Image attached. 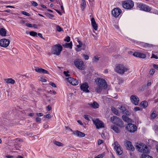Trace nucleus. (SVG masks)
Wrapping results in <instances>:
<instances>
[{"label":"nucleus","instance_id":"4be33fe9","mask_svg":"<svg viewBox=\"0 0 158 158\" xmlns=\"http://www.w3.org/2000/svg\"><path fill=\"white\" fill-rule=\"evenodd\" d=\"M88 104L90 107L94 109H97L99 106V104L95 101L94 102L92 103H88Z\"/></svg>","mask_w":158,"mask_h":158},{"label":"nucleus","instance_id":"6e6d98bb","mask_svg":"<svg viewBox=\"0 0 158 158\" xmlns=\"http://www.w3.org/2000/svg\"><path fill=\"white\" fill-rule=\"evenodd\" d=\"M48 16L51 19H52V18L54 16V15H53L50 14H48Z\"/></svg>","mask_w":158,"mask_h":158},{"label":"nucleus","instance_id":"c9c22d12","mask_svg":"<svg viewBox=\"0 0 158 158\" xmlns=\"http://www.w3.org/2000/svg\"><path fill=\"white\" fill-rule=\"evenodd\" d=\"M155 70L154 69H151L149 71V74L150 75H152L154 74V73H155Z\"/></svg>","mask_w":158,"mask_h":158},{"label":"nucleus","instance_id":"79ce46f5","mask_svg":"<svg viewBox=\"0 0 158 158\" xmlns=\"http://www.w3.org/2000/svg\"><path fill=\"white\" fill-rule=\"evenodd\" d=\"M69 73V71H67V72L64 71V74L65 75L66 77H69L70 76V75L68 74Z\"/></svg>","mask_w":158,"mask_h":158},{"label":"nucleus","instance_id":"c756f323","mask_svg":"<svg viewBox=\"0 0 158 158\" xmlns=\"http://www.w3.org/2000/svg\"><path fill=\"white\" fill-rule=\"evenodd\" d=\"M86 6V2L84 0H82L81 7L82 10H84Z\"/></svg>","mask_w":158,"mask_h":158},{"label":"nucleus","instance_id":"a19ab883","mask_svg":"<svg viewBox=\"0 0 158 158\" xmlns=\"http://www.w3.org/2000/svg\"><path fill=\"white\" fill-rule=\"evenodd\" d=\"M42 73L44 74H49V72L48 71L44 69L42 70Z\"/></svg>","mask_w":158,"mask_h":158},{"label":"nucleus","instance_id":"473e14b6","mask_svg":"<svg viewBox=\"0 0 158 158\" xmlns=\"http://www.w3.org/2000/svg\"><path fill=\"white\" fill-rule=\"evenodd\" d=\"M54 143L55 144L59 146H63V144L62 143L58 141H55Z\"/></svg>","mask_w":158,"mask_h":158},{"label":"nucleus","instance_id":"a18cd8bd","mask_svg":"<svg viewBox=\"0 0 158 158\" xmlns=\"http://www.w3.org/2000/svg\"><path fill=\"white\" fill-rule=\"evenodd\" d=\"M36 114L38 117H41L43 116V114L41 113H36Z\"/></svg>","mask_w":158,"mask_h":158},{"label":"nucleus","instance_id":"0eeeda50","mask_svg":"<svg viewBox=\"0 0 158 158\" xmlns=\"http://www.w3.org/2000/svg\"><path fill=\"white\" fill-rule=\"evenodd\" d=\"M134 5V2L131 0H127L124 2L123 4V7L127 9L132 8Z\"/></svg>","mask_w":158,"mask_h":158},{"label":"nucleus","instance_id":"de8ad7c7","mask_svg":"<svg viewBox=\"0 0 158 158\" xmlns=\"http://www.w3.org/2000/svg\"><path fill=\"white\" fill-rule=\"evenodd\" d=\"M156 116V114L154 113H152L151 114V117L153 118H155Z\"/></svg>","mask_w":158,"mask_h":158},{"label":"nucleus","instance_id":"13d9d810","mask_svg":"<svg viewBox=\"0 0 158 158\" xmlns=\"http://www.w3.org/2000/svg\"><path fill=\"white\" fill-rule=\"evenodd\" d=\"M47 108L48 110V111H50L51 109V107L49 105H48L47 106Z\"/></svg>","mask_w":158,"mask_h":158},{"label":"nucleus","instance_id":"412c9836","mask_svg":"<svg viewBox=\"0 0 158 158\" xmlns=\"http://www.w3.org/2000/svg\"><path fill=\"white\" fill-rule=\"evenodd\" d=\"M91 23L94 29L95 30H97L98 26L94 18H92L91 19Z\"/></svg>","mask_w":158,"mask_h":158},{"label":"nucleus","instance_id":"423d86ee","mask_svg":"<svg viewBox=\"0 0 158 158\" xmlns=\"http://www.w3.org/2000/svg\"><path fill=\"white\" fill-rule=\"evenodd\" d=\"M114 148L117 154L118 155H122L123 153V150L120 144L117 141L114 142Z\"/></svg>","mask_w":158,"mask_h":158},{"label":"nucleus","instance_id":"5fc2aeb1","mask_svg":"<svg viewBox=\"0 0 158 158\" xmlns=\"http://www.w3.org/2000/svg\"><path fill=\"white\" fill-rule=\"evenodd\" d=\"M153 67L154 68L156 69L157 70L158 69V65L155 64H154L153 65Z\"/></svg>","mask_w":158,"mask_h":158},{"label":"nucleus","instance_id":"72a5a7b5","mask_svg":"<svg viewBox=\"0 0 158 158\" xmlns=\"http://www.w3.org/2000/svg\"><path fill=\"white\" fill-rule=\"evenodd\" d=\"M21 13L22 14L24 15H25L27 16H29L31 15L29 13H28L25 11H21Z\"/></svg>","mask_w":158,"mask_h":158},{"label":"nucleus","instance_id":"f8f14e48","mask_svg":"<svg viewBox=\"0 0 158 158\" xmlns=\"http://www.w3.org/2000/svg\"><path fill=\"white\" fill-rule=\"evenodd\" d=\"M130 100L131 102L133 104L137 105L139 104V99L138 96L135 95H131L130 97Z\"/></svg>","mask_w":158,"mask_h":158},{"label":"nucleus","instance_id":"338daca9","mask_svg":"<svg viewBox=\"0 0 158 158\" xmlns=\"http://www.w3.org/2000/svg\"><path fill=\"white\" fill-rule=\"evenodd\" d=\"M155 130L158 131V126L156 125L155 126Z\"/></svg>","mask_w":158,"mask_h":158},{"label":"nucleus","instance_id":"7ed1b4c3","mask_svg":"<svg viewBox=\"0 0 158 158\" xmlns=\"http://www.w3.org/2000/svg\"><path fill=\"white\" fill-rule=\"evenodd\" d=\"M110 121L112 123L120 128L124 127V125L122 119L118 117L113 116L110 117Z\"/></svg>","mask_w":158,"mask_h":158},{"label":"nucleus","instance_id":"20e7f679","mask_svg":"<svg viewBox=\"0 0 158 158\" xmlns=\"http://www.w3.org/2000/svg\"><path fill=\"white\" fill-rule=\"evenodd\" d=\"M127 68L123 64H118L116 65L115 69V71L120 74H123L127 72Z\"/></svg>","mask_w":158,"mask_h":158},{"label":"nucleus","instance_id":"4d7b16f0","mask_svg":"<svg viewBox=\"0 0 158 158\" xmlns=\"http://www.w3.org/2000/svg\"><path fill=\"white\" fill-rule=\"evenodd\" d=\"M26 25L28 27H32V24L30 23H27Z\"/></svg>","mask_w":158,"mask_h":158},{"label":"nucleus","instance_id":"0e129e2a","mask_svg":"<svg viewBox=\"0 0 158 158\" xmlns=\"http://www.w3.org/2000/svg\"><path fill=\"white\" fill-rule=\"evenodd\" d=\"M55 10L60 15H62V14L61 13V12L59 10H57V9H55Z\"/></svg>","mask_w":158,"mask_h":158},{"label":"nucleus","instance_id":"680f3d73","mask_svg":"<svg viewBox=\"0 0 158 158\" xmlns=\"http://www.w3.org/2000/svg\"><path fill=\"white\" fill-rule=\"evenodd\" d=\"M114 28H116V29H118V28H119V27L117 25H116V24H114Z\"/></svg>","mask_w":158,"mask_h":158},{"label":"nucleus","instance_id":"6ab92c4d","mask_svg":"<svg viewBox=\"0 0 158 158\" xmlns=\"http://www.w3.org/2000/svg\"><path fill=\"white\" fill-rule=\"evenodd\" d=\"M132 55L141 58H144L146 57V55L141 52H136L132 54Z\"/></svg>","mask_w":158,"mask_h":158},{"label":"nucleus","instance_id":"c85d7f7f","mask_svg":"<svg viewBox=\"0 0 158 158\" xmlns=\"http://www.w3.org/2000/svg\"><path fill=\"white\" fill-rule=\"evenodd\" d=\"M63 46L65 48H72V42H71L70 43H65V44H63Z\"/></svg>","mask_w":158,"mask_h":158},{"label":"nucleus","instance_id":"4468645a","mask_svg":"<svg viewBox=\"0 0 158 158\" xmlns=\"http://www.w3.org/2000/svg\"><path fill=\"white\" fill-rule=\"evenodd\" d=\"M122 10L118 8L114 9L112 11V15L115 17H117L121 13Z\"/></svg>","mask_w":158,"mask_h":158},{"label":"nucleus","instance_id":"ea45409f","mask_svg":"<svg viewBox=\"0 0 158 158\" xmlns=\"http://www.w3.org/2000/svg\"><path fill=\"white\" fill-rule=\"evenodd\" d=\"M90 117V116L89 115H88L86 114V115H84V117L85 118V119H86V120H89V117Z\"/></svg>","mask_w":158,"mask_h":158},{"label":"nucleus","instance_id":"39448f33","mask_svg":"<svg viewBox=\"0 0 158 158\" xmlns=\"http://www.w3.org/2000/svg\"><path fill=\"white\" fill-rule=\"evenodd\" d=\"M61 45L58 44L54 45L52 48V52L54 54L59 55L62 50Z\"/></svg>","mask_w":158,"mask_h":158},{"label":"nucleus","instance_id":"8fccbe9b","mask_svg":"<svg viewBox=\"0 0 158 158\" xmlns=\"http://www.w3.org/2000/svg\"><path fill=\"white\" fill-rule=\"evenodd\" d=\"M98 145H100L103 142V141L102 139H99L98 140Z\"/></svg>","mask_w":158,"mask_h":158},{"label":"nucleus","instance_id":"e433bc0d","mask_svg":"<svg viewBox=\"0 0 158 158\" xmlns=\"http://www.w3.org/2000/svg\"><path fill=\"white\" fill-rule=\"evenodd\" d=\"M56 28L57 31L59 32H60L63 31L62 28L60 26H56Z\"/></svg>","mask_w":158,"mask_h":158},{"label":"nucleus","instance_id":"f257e3e1","mask_svg":"<svg viewBox=\"0 0 158 158\" xmlns=\"http://www.w3.org/2000/svg\"><path fill=\"white\" fill-rule=\"evenodd\" d=\"M136 148L138 149V151L142 153L141 158H153L148 154L150 153V150L145 144L143 143H140L139 145H136Z\"/></svg>","mask_w":158,"mask_h":158},{"label":"nucleus","instance_id":"aec40b11","mask_svg":"<svg viewBox=\"0 0 158 158\" xmlns=\"http://www.w3.org/2000/svg\"><path fill=\"white\" fill-rule=\"evenodd\" d=\"M119 109L123 114L127 116H129L130 115V113L124 106H121Z\"/></svg>","mask_w":158,"mask_h":158},{"label":"nucleus","instance_id":"09e8293b","mask_svg":"<svg viewBox=\"0 0 158 158\" xmlns=\"http://www.w3.org/2000/svg\"><path fill=\"white\" fill-rule=\"evenodd\" d=\"M44 117L47 118H50L51 117V115L50 114H48L46 115H45L44 116Z\"/></svg>","mask_w":158,"mask_h":158},{"label":"nucleus","instance_id":"393cba45","mask_svg":"<svg viewBox=\"0 0 158 158\" xmlns=\"http://www.w3.org/2000/svg\"><path fill=\"white\" fill-rule=\"evenodd\" d=\"M148 103L146 101H143L141 102L140 103V105L143 108H145L148 106Z\"/></svg>","mask_w":158,"mask_h":158},{"label":"nucleus","instance_id":"c03bdc74","mask_svg":"<svg viewBox=\"0 0 158 158\" xmlns=\"http://www.w3.org/2000/svg\"><path fill=\"white\" fill-rule=\"evenodd\" d=\"M82 55L84 58L85 59H88L89 57L87 55L83 54Z\"/></svg>","mask_w":158,"mask_h":158},{"label":"nucleus","instance_id":"6e6552de","mask_svg":"<svg viewBox=\"0 0 158 158\" xmlns=\"http://www.w3.org/2000/svg\"><path fill=\"white\" fill-rule=\"evenodd\" d=\"M127 130L131 133H133L136 131L137 127L136 126L132 123H128L126 127Z\"/></svg>","mask_w":158,"mask_h":158},{"label":"nucleus","instance_id":"69168bd1","mask_svg":"<svg viewBox=\"0 0 158 158\" xmlns=\"http://www.w3.org/2000/svg\"><path fill=\"white\" fill-rule=\"evenodd\" d=\"M77 122H78V123L80 125H83V123H82V122L80 120H78L77 121Z\"/></svg>","mask_w":158,"mask_h":158},{"label":"nucleus","instance_id":"ddd939ff","mask_svg":"<svg viewBox=\"0 0 158 158\" xmlns=\"http://www.w3.org/2000/svg\"><path fill=\"white\" fill-rule=\"evenodd\" d=\"M10 40L8 39H3L0 40V45L3 47H6L9 44Z\"/></svg>","mask_w":158,"mask_h":158},{"label":"nucleus","instance_id":"864d4df0","mask_svg":"<svg viewBox=\"0 0 158 158\" xmlns=\"http://www.w3.org/2000/svg\"><path fill=\"white\" fill-rule=\"evenodd\" d=\"M41 118L39 117H38L36 118V120L37 122H40L41 121Z\"/></svg>","mask_w":158,"mask_h":158},{"label":"nucleus","instance_id":"bb28decb","mask_svg":"<svg viewBox=\"0 0 158 158\" xmlns=\"http://www.w3.org/2000/svg\"><path fill=\"white\" fill-rule=\"evenodd\" d=\"M111 110L112 112L117 115L119 116L120 114L118 112V110L114 107H111Z\"/></svg>","mask_w":158,"mask_h":158},{"label":"nucleus","instance_id":"2f4dec72","mask_svg":"<svg viewBox=\"0 0 158 158\" xmlns=\"http://www.w3.org/2000/svg\"><path fill=\"white\" fill-rule=\"evenodd\" d=\"M43 69L40 68L39 67H36L35 69V70L37 72L41 73H42V70Z\"/></svg>","mask_w":158,"mask_h":158},{"label":"nucleus","instance_id":"5701e85b","mask_svg":"<svg viewBox=\"0 0 158 158\" xmlns=\"http://www.w3.org/2000/svg\"><path fill=\"white\" fill-rule=\"evenodd\" d=\"M110 128L117 133H119L120 132V130L119 128L114 125H111L110 127Z\"/></svg>","mask_w":158,"mask_h":158},{"label":"nucleus","instance_id":"f03ea898","mask_svg":"<svg viewBox=\"0 0 158 158\" xmlns=\"http://www.w3.org/2000/svg\"><path fill=\"white\" fill-rule=\"evenodd\" d=\"M97 86L95 87V90L98 93L102 92L103 89H106L107 87V84L106 81L101 78H97L95 80Z\"/></svg>","mask_w":158,"mask_h":158},{"label":"nucleus","instance_id":"9b49d317","mask_svg":"<svg viewBox=\"0 0 158 158\" xmlns=\"http://www.w3.org/2000/svg\"><path fill=\"white\" fill-rule=\"evenodd\" d=\"M93 121L97 129H98L104 127V125L103 123L98 119H96L93 120Z\"/></svg>","mask_w":158,"mask_h":158},{"label":"nucleus","instance_id":"774afa93","mask_svg":"<svg viewBox=\"0 0 158 158\" xmlns=\"http://www.w3.org/2000/svg\"><path fill=\"white\" fill-rule=\"evenodd\" d=\"M151 85V82L150 81H148L147 84V86H149Z\"/></svg>","mask_w":158,"mask_h":158},{"label":"nucleus","instance_id":"a878e982","mask_svg":"<svg viewBox=\"0 0 158 158\" xmlns=\"http://www.w3.org/2000/svg\"><path fill=\"white\" fill-rule=\"evenodd\" d=\"M5 81L8 84H14L15 82V81L11 78L6 79Z\"/></svg>","mask_w":158,"mask_h":158},{"label":"nucleus","instance_id":"f704fd0d","mask_svg":"<svg viewBox=\"0 0 158 158\" xmlns=\"http://www.w3.org/2000/svg\"><path fill=\"white\" fill-rule=\"evenodd\" d=\"M100 58H102L101 56L100 55H97L94 56V59H99Z\"/></svg>","mask_w":158,"mask_h":158},{"label":"nucleus","instance_id":"37998d69","mask_svg":"<svg viewBox=\"0 0 158 158\" xmlns=\"http://www.w3.org/2000/svg\"><path fill=\"white\" fill-rule=\"evenodd\" d=\"M70 37L69 36H67L64 39V40L65 41H66L67 42H69L70 41Z\"/></svg>","mask_w":158,"mask_h":158},{"label":"nucleus","instance_id":"a211bd4d","mask_svg":"<svg viewBox=\"0 0 158 158\" xmlns=\"http://www.w3.org/2000/svg\"><path fill=\"white\" fill-rule=\"evenodd\" d=\"M73 135L78 137H82L85 136V134L83 132H81L78 130L74 131Z\"/></svg>","mask_w":158,"mask_h":158},{"label":"nucleus","instance_id":"2eb2a0df","mask_svg":"<svg viewBox=\"0 0 158 158\" xmlns=\"http://www.w3.org/2000/svg\"><path fill=\"white\" fill-rule=\"evenodd\" d=\"M125 146L126 147L127 149L133 151L135 150V148L131 144V143L128 141H125L124 143Z\"/></svg>","mask_w":158,"mask_h":158},{"label":"nucleus","instance_id":"603ef678","mask_svg":"<svg viewBox=\"0 0 158 158\" xmlns=\"http://www.w3.org/2000/svg\"><path fill=\"white\" fill-rule=\"evenodd\" d=\"M98 156L99 158H102L104 156V155L102 154L98 155Z\"/></svg>","mask_w":158,"mask_h":158},{"label":"nucleus","instance_id":"58836bf2","mask_svg":"<svg viewBox=\"0 0 158 158\" xmlns=\"http://www.w3.org/2000/svg\"><path fill=\"white\" fill-rule=\"evenodd\" d=\"M151 58L157 59L158 58V57H157L156 55H155L154 54H152V56L151 57Z\"/></svg>","mask_w":158,"mask_h":158},{"label":"nucleus","instance_id":"7c9ffc66","mask_svg":"<svg viewBox=\"0 0 158 158\" xmlns=\"http://www.w3.org/2000/svg\"><path fill=\"white\" fill-rule=\"evenodd\" d=\"M30 34L31 35L33 36H37V33L34 31H30Z\"/></svg>","mask_w":158,"mask_h":158},{"label":"nucleus","instance_id":"49530a36","mask_svg":"<svg viewBox=\"0 0 158 158\" xmlns=\"http://www.w3.org/2000/svg\"><path fill=\"white\" fill-rule=\"evenodd\" d=\"M49 84L51 85L52 86L54 87H56V85L53 82H50L49 83Z\"/></svg>","mask_w":158,"mask_h":158},{"label":"nucleus","instance_id":"9d476101","mask_svg":"<svg viewBox=\"0 0 158 158\" xmlns=\"http://www.w3.org/2000/svg\"><path fill=\"white\" fill-rule=\"evenodd\" d=\"M137 7L140 10L145 11L149 12L151 10V7L143 3L139 4L137 5Z\"/></svg>","mask_w":158,"mask_h":158},{"label":"nucleus","instance_id":"3c124183","mask_svg":"<svg viewBox=\"0 0 158 158\" xmlns=\"http://www.w3.org/2000/svg\"><path fill=\"white\" fill-rule=\"evenodd\" d=\"M134 110L135 111H137L140 110L141 108L139 107H135L134 108Z\"/></svg>","mask_w":158,"mask_h":158},{"label":"nucleus","instance_id":"dca6fc26","mask_svg":"<svg viewBox=\"0 0 158 158\" xmlns=\"http://www.w3.org/2000/svg\"><path fill=\"white\" fill-rule=\"evenodd\" d=\"M67 80L69 82L73 85H76L78 84V81L72 77H68L67 78Z\"/></svg>","mask_w":158,"mask_h":158},{"label":"nucleus","instance_id":"052dcab7","mask_svg":"<svg viewBox=\"0 0 158 158\" xmlns=\"http://www.w3.org/2000/svg\"><path fill=\"white\" fill-rule=\"evenodd\" d=\"M42 82H46L47 80L46 79L44 78H42L41 80Z\"/></svg>","mask_w":158,"mask_h":158},{"label":"nucleus","instance_id":"cd10ccee","mask_svg":"<svg viewBox=\"0 0 158 158\" xmlns=\"http://www.w3.org/2000/svg\"><path fill=\"white\" fill-rule=\"evenodd\" d=\"M6 30L3 28H1L0 30V35L2 36L6 35Z\"/></svg>","mask_w":158,"mask_h":158},{"label":"nucleus","instance_id":"1a4fd4ad","mask_svg":"<svg viewBox=\"0 0 158 158\" xmlns=\"http://www.w3.org/2000/svg\"><path fill=\"white\" fill-rule=\"evenodd\" d=\"M81 60H75L74 64L78 69L81 70H83L85 68V65Z\"/></svg>","mask_w":158,"mask_h":158},{"label":"nucleus","instance_id":"f3484780","mask_svg":"<svg viewBox=\"0 0 158 158\" xmlns=\"http://www.w3.org/2000/svg\"><path fill=\"white\" fill-rule=\"evenodd\" d=\"M88 85L87 83H85L82 84L80 86L81 90L87 93H89V90L88 89Z\"/></svg>","mask_w":158,"mask_h":158},{"label":"nucleus","instance_id":"b1692460","mask_svg":"<svg viewBox=\"0 0 158 158\" xmlns=\"http://www.w3.org/2000/svg\"><path fill=\"white\" fill-rule=\"evenodd\" d=\"M122 118L123 119L125 122L129 123L131 122L132 121V120L130 118H129L126 115H123L122 116Z\"/></svg>","mask_w":158,"mask_h":158},{"label":"nucleus","instance_id":"e2e57ef3","mask_svg":"<svg viewBox=\"0 0 158 158\" xmlns=\"http://www.w3.org/2000/svg\"><path fill=\"white\" fill-rule=\"evenodd\" d=\"M38 35L41 37V38H42L43 39H44V38L43 37L41 33H38Z\"/></svg>","mask_w":158,"mask_h":158},{"label":"nucleus","instance_id":"4c0bfd02","mask_svg":"<svg viewBox=\"0 0 158 158\" xmlns=\"http://www.w3.org/2000/svg\"><path fill=\"white\" fill-rule=\"evenodd\" d=\"M31 3L32 5L34 6H38V4L35 1H31Z\"/></svg>","mask_w":158,"mask_h":158},{"label":"nucleus","instance_id":"bf43d9fd","mask_svg":"<svg viewBox=\"0 0 158 158\" xmlns=\"http://www.w3.org/2000/svg\"><path fill=\"white\" fill-rule=\"evenodd\" d=\"M6 157L7 158H13V156H12L7 155L6 156Z\"/></svg>","mask_w":158,"mask_h":158}]
</instances>
